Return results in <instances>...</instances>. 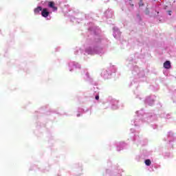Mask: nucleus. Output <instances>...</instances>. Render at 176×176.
Segmentation results:
<instances>
[{
  "label": "nucleus",
  "instance_id": "f257e3e1",
  "mask_svg": "<svg viewBox=\"0 0 176 176\" xmlns=\"http://www.w3.org/2000/svg\"><path fill=\"white\" fill-rule=\"evenodd\" d=\"M49 14H50V12H49L47 8H43L41 12V16H43V17H47Z\"/></svg>",
  "mask_w": 176,
  "mask_h": 176
},
{
  "label": "nucleus",
  "instance_id": "f03ea898",
  "mask_svg": "<svg viewBox=\"0 0 176 176\" xmlns=\"http://www.w3.org/2000/svg\"><path fill=\"white\" fill-rule=\"evenodd\" d=\"M54 1H50L48 3L49 8H51V9H53L54 11L57 10V7L54 6Z\"/></svg>",
  "mask_w": 176,
  "mask_h": 176
},
{
  "label": "nucleus",
  "instance_id": "20e7f679",
  "mask_svg": "<svg viewBox=\"0 0 176 176\" xmlns=\"http://www.w3.org/2000/svg\"><path fill=\"white\" fill-rule=\"evenodd\" d=\"M42 7L38 6L36 8L34 9V13L35 14H39L41 12H42Z\"/></svg>",
  "mask_w": 176,
  "mask_h": 176
},
{
  "label": "nucleus",
  "instance_id": "423d86ee",
  "mask_svg": "<svg viewBox=\"0 0 176 176\" xmlns=\"http://www.w3.org/2000/svg\"><path fill=\"white\" fill-rule=\"evenodd\" d=\"M96 100H100V96H96Z\"/></svg>",
  "mask_w": 176,
  "mask_h": 176
},
{
  "label": "nucleus",
  "instance_id": "7ed1b4c3",
  "mask_svg": "<svg viewBox=\"0 0 176 176\" xmlns=\"http://www.w3.org/2000/svg\"><path fill=\"white\" fill-rule=\"evenodd\" d=\"M164 68H165L166 69H170V68H171V63H170L169 60H166L164 63Z\"/></svg>",
  "mask_w": 176,
  "mask_h": 176
},
{
  "label": "nucleus",
  "instance_id": "39448f33",
  "mask_svg": "<svg viewBox=\"0 0 176 176\" xmlns=\"http://www.w3.org/2000/svg\"><path fill=\"white\" fill-rule=\"evenodd\" d=\"M144 163H145L146 166H151V164H152L151 160H146Z\"/></svg>",
  "mask_w": 176,
  "mask_h": 176
},
{
  "label": "nucleus",
  "instance_id": "9d476101",
  "mask_svg": "<svg viewBox=\"0 0 176 176\" xmlns=\"http://www.w3.org/2000/svg\"><path fill=\"white\" fill-rule=\"evenodd\" d=\"M131 6L133 7V6H134V4H131Z\"/></svg>",
  "mask_w": 176,
  "mask_h": 176
},
{
  "label": "nucleus",
  "instance_id": "6e6552de",
  "mask_svg": "<svg viewBox=\"0 0 176 176\" xmlns=\"http://www.w3.org/2000/svg\"><path fill=\"white\" fill-rule=\"evenodd\" d=\"M139 6H144V4L140 3V4H139Z\"/></svg>",
  "mask_w": 176,
  "mask_h": 176
},
{
  "label": "nucleus",
  "instance_id": "1a4fd4ad",
  "mask_svg": "<svg viewBox=\"0 0 176 176\" xmlns=\"http://www.w3.org/2000/svg\"><path fill=\"white\" fill-rule=\"evenodd\" d=\"M77 116L79 118V116H80V113L77 114Z\"/></svg>",
  "mask_w": 176,
  "mask_h": 176
},
{
  "label": "nucleus",
  "instance_id": "0eeeda50",
  "mask_svg": "<svg viewBox=\"0 0 176 176\" xmlns=\"http://www.w3.org/2000/svg\"><path fill=\"white\" fill-rule=\"evenodd\" d=\"M169 16H171V11H168Z\"/></svg>",
  "mask_w": 176,
  "mask_h": 176
}]
</instances>
